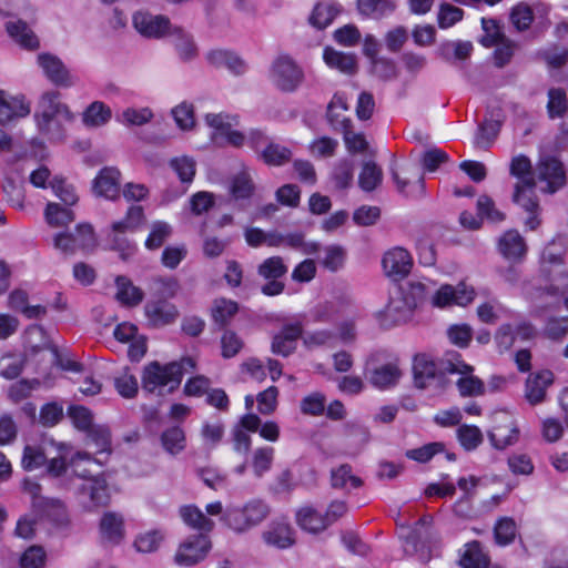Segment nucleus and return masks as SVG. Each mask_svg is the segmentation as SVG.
Segmentation results:
<instances>
[{"label": "nucleus", "instance_id": "nucleus-1", "mask_svg": "<svg viewBox=\"0 0 568 568\" xmlns=\"http://www.w3.org/2000/svg\"><path fill=\"white\" fill-rule=\"evenodd\" d=\"M60 98L59 91L51 90L42 93L34 113L39 131L51 139H60L62 123L73 120V114L68 105L60 101Z\"/></svg>", "mask_w": 568, "mask_h": 568}, {"label": "nucleus", "instance_id": "nucleus-2", "mask_svg": "<svg viewBox=\"0 0 568 568\" xmlns=\"http://www.w3.org/2000/svg\"><path fill=\"white\" fill-rule=\"evenodd\" d=\"M270 504L262 498H251L243 504L229 505L221 520L235 534H245L260 526L271 515Z\"/></svg>", "mask_w": 568, "mask_h": 568}, {"label": "nucleus", "instance_id": "nucleus-3", "mask_svg": "<svg viewBox=\"0 0 568 568\" xmlns=\"http://www.w3.org/2000/svg\"><path fill=\"white\" fill-rule=\"evenodd\" d=\"M195 367L191 357L182 358L180 362H172L161 365L159 362H151L143 368L142 388L153 393L159 387L169 386L172 392L181 384L183 374Z\"/></svg>", "mask_w": 568, "mask_h": 568}, {"label": "nucleus", "instance_id": "nucleus-4", "mask_svg": "<svg viewBox=\"0 0 568 568\" xmlns=\"http://www.w3.org/2000/svg\"><path fill=\"white\" fill-rule=\"evenodd\" d=\"M442 371L462 375L456 385L463 397L480 396L485 393L484 382L473 375L474 367L466 364L459 353L447 352L442 358Z\"/></svg>", "mask_w": 568, "mask_h": 568}, {"label": "nucleus", "instance_id": "nucleus-5", "mask_svg": "<svg viewBox=\"0 0 568 568\" xmlns=\"http://www.w3.org/2000/svg\"><path fill=\"white\" fill-rule=\"evenodd\" d=\"M271 82L283 92H294L304 80V71L286 53L278 54L270 67Z\"/></svg>", "mask_w": 568, "mask_h": 568}, {"label": "nucleus", "instance_id": "nucleus-6", "mask_svg": "<svg viewBox=\"0 0 568 568\" xmlns=\"http://www.w3.org/2000/svg\"><path fill=\"white\" fill-rule=\"evenodd\" d=\"M75 496L79 503L88 509L106 506L110 500L108 484L102 477L83 479L75 485Z\"/></svg>", "mask_w": 568, "mask_h": 568}, {"label": "nucleus", "instance_id": "nucleus-7", "mask_svg": "<svg viewBox=\"0 0 568 568\" xmlns=\"http://www.w3.org/2000/svg\"><path fill=\"white\" fill-rule=\"evenodd\" d=\"M536 180L530 178L524 181V184H515L513 201L528 213L525 225L535 231L541 223L539 219V204L535 195Z\"/></svg>", "mask_w": 568, "mask_h": 568}, {"label": "nucleus", "instance_id": "nucleus-8", "mask_svg": "<svg viewBox=\"0 0 568 568\" xmlns=\"http://www.w3.org/2000/svg\"><path fill=\"white\" fill-rule=\"evenodd\" d=\"M536 178L546 185L541 191L554 194L565 186L567 178L562 163L555 156H542L536 166Z\"/></svg>", "mask_w": 568, "mask_h": 568}, {"label": "nucleus", "instance_id": "nucleus-9", "mask_svg": "<svg viewBox=\"0 0 568 568\" xmlns=\"http://www.w3.org/2000/svg\"><path fill=\"white\" fill-rule=\"evenodd\" d=\"M410 165L403 166L398 171L395 164L390 168V175L397 191L410 199H422L426 194L425 180L423 174L414 173Z\"/></svg>", "mask_w": 568, "mask_h": 568}, {"label": "nucleus", "instance_id": "nucleus-10", "mask_svg": "<svg viewBox=\"0 0 568 568\" xmlns=\"http://www.w3.org/2000/svg\"><path fill=\"white\" fill-rule=\"evenodd\" d=\"M475 291L465 283L456 286L444 284L439 288L433 291L430 303L434 307L445 308L453 305L465 306L473 302Z\"/></svg>", "mask_w": 568, "mask_h": 568}, {"label": "nucleus", "instance_id": "nucleus-11", "mask_svg": "<svg viewBox=\"0 0 568 568\" xmlns=\"http://www.w3.org/2000/svg\"><path fill=\"white\" fill-rule=\"evenodd\" d=\"M210 548L211 542L204 534L191 536L179 546L174 562L183 567L194 566L206 557Z\"/></svg>", "mask_w": 568, "mask_h": 568}, {"label": "nucleus", "instance_id": "nucleus-12", "mask_svg": "<svg viewBox=\"0 0 568 568\" xmlns=\"http://www.w3.org/2000/svg\"><path fill=\"white\" fill-rule=\"evenodd\" d=\"M37 63L52 84L70 88L75 83L74 77L58 55L49 52L39 53Z\"/></svg>", "mask_w": 568, "mask_h": 568}, {"label": "nucleus", "instance_id": "nucleus-13", "mask_svg": "<svg viewBox=\"0 0 568 568\" xmlns=\"http://www.w3.org/2000/svg\"><path fill=\"white\" fill-rule=\"evenodd\" d=\"M132 20L135 30L150 39L169 37L175 27L168 17L154 16L149 12H136Z\"/></svg>", "mask_w": 568, "mask_h": 568}, {"label": "nucleus", "instance_id": "nucleus-14", "mask_svg": "<svg viewBox=\"0 0 568 568\" xmlns=\"http://www.w3.org/2000/svg\"><path fill=\"white\" fill-rule=\"evenodd\" d=\"M382 265L386 276L393 281H400L409 274L413 258L407 250L394 247L384 254Z\"/></svg>", "mask_w": 568, "mask_h": 568}, {"label": "nucleus", "instance_id": "nucleus-15", "mask_svg": "<svg viewBox=\"0 0 568 568\" xmlns=\"http://www.w3.org/2000/svg\"><path fill=\"white\" fill-rule=\"evenodd\" d=\"M303 335L301 323L286 324L273 336L271 351L275 355L287 357L296 349V342Z\"/></svg>", "mask_w": 568, "mask_h": 568}, {"label": "nucleus", "instance_id": "nucleus-16", "mask_svg": "<svg viewBox=\"0 0 568 568\" xmlns=\"http://www.w3.org/2000/svg\"><path fill=\"white\" fill-rule=\"evenodd\" d=\"M446 374L442 371V361L439 368L436 363L426 355H417L413 363L414 384L418 388H426L435 381H439Z\"/></svg>", "mask_w": 568, "mask_h": 568}, {"label": "nucleus", "instance_id": "nucleus-17", "mask_svg": "<svg viewBox=\"0 0 568 568\" xmlns=\"http://www.w3.org/2000/svg\"><path fill=\"white\" fill-rule=\"evenodd\" d=\"M263 541L277 549H287L295 544L294 529L284 520H273L262 532Z\"/></svg>", "mask_w": 568, "mask_h": 568}, {"label": "nucleus", "instance_id": "nucleus-18", "mask_svg": "<svg viewBox=\"0 0 568 568\" xmlns=\"http://www.w3.org/2000/svg\"><path fill=\"white\" fill-rule=\"evenodd\" d=\"M33 511L37 517L45 518L58 527H64L69 523L67 507L57 498L37 499L33 503Z\"/></svg>", "mask_w": 568, "mask_h": 568}, {"label": "nucleus", "instance_id": "nucleus-19", "mask_svg": "<svg viewBox=\"0 0 568 568\" xmlns=\"http://www.w3.org/2000/svg\"><path fill=\"white\" fill-rule=\"evenodd\" d=\"M415 307L410 305L406 296L398 290L395 295L389 297L387 305L381 313L384 322L390 325H398L406 323L413 315Z\"/></svg>", "mask_w": 568, "mask_h": 568}, {"label": "nucleus", "instance_id": "nucleus-20", "mask_svg": "<svg viewBox=\"0 0 568 568\" xmlns=\"http://www.w3.org/2000/svg\"><path fill=\"white\" fill-rule=\"evenodd\" d=\"M120 176L116 168L102 169L93 181L94 193L108 200H116L120 196Z\"/></svg>", "mask_w": 568, "mask_h": 568}, {"label": "nucleus", "instance_id": "nucleus-21", "mask_svg": "<svg viewBox=\"0 0 568 568\" xmlns=\"http://www.w3.org/2000/svg\"><path fill=\"white\" fill-rule=\"evenodd\" d=\"M504 116L500 110L491 111L490 118L485 119L477 129L474 144L476 148L487 150L490 148L499 134Z\"/></svg>", "mask_w": 568, "mask_h": 568}, {"label": "nucleus", "instance_id": "nucleus-22", "mask_svg": "<svg viewBox=\"0 0 568 568\" xmlns=\"http://www.w3.org/2000/svg\"><path fill=\"white\" fill-rule=\"evenodd\" d=\"M402 377V371L395 363H387L373 368H366V378L372 386L378 389H387L397 385Z\"/></svg>", "mask_w": 568, "mask_h": 568}, {"label": "nucleus", "instance_id": "nucleus-23", "mask_svg": "<svg viewBox=\"0 0 568 568\" xmlns=\"http://www.w3.org/2000/svg\"><path fill=\"white\" fill-rule=\"evenodd\" d=\"M205 58L212 67L225 68L235 75H241L246 71V63L233 51L215 49L209 51Z\"/></svg>", "mask_w": 568, "mask_h": 568}, {"label": "nucleus", "instance_id": "nucleus-24", "mask_svg": "<svg viewBox=\"0 0 568 568\" xmlns=\"http://www.w3.org/2000/svg\"><path fill=\"white\" fill-rule=\"evenodd\" d=\"M169 37L171 38V42L182 62H191L197 58L199 48L191 33L185 31L183 28L175 26Z\"/></svg>", "mask_w": 568, "mask_h": 568}, {"label": "nucleus", "instance_id": "nucleus-25", "mask_svg": "<svg viewBox=\"0 0 568 568\" xmlns=\"http://www.w3.org/2000/svg\"><path fill=\"white\" fill-rule=\"evenodd\" d=\"M498 250L507 260L520 261L527 253V245L517 230H508L500 236Z\"/></svg>", "mask_w": 568, "mask_h": 568}, {"label": "nucleus", "instance_id": "nucleus-26", "mask_svg": "<svg viewBox=\"0 0 568 568\" xmlns=\"http://www.w3.org/2000/svg\"><path fill=\"white\" fill-rule=\"evenodd\" d=\"M554 382V374L550 371H541L529 375L526 381V398L532 404H539L545 399L546 389Z\"/></svg>", "mask_w": 568, "mask_h": 568}, {"label": "nucleus", "instance_id": "nucleus-27", "mask_svg": "<svg viewBox=\"0 0 568 568\" xmlns=\"http://www.w3.org/2000/svg\"><path fill=\"white\" fill-rule=\"evenodd\" d=\"M29 113L30 104L23 98L8 97L3 91H0V124L24 118Z\"/></svg>", "mask_w": 568, "mask_h": 568}, {"label": "nucleus", "instance_id": "nucleus-28", "mask_svg": "<svg viewBox=\"0 0 568 568\" xmlns=\"http://www.w3.org/2000/svg\"><path fill=\"white\" fill-rule=\"evenodd\" d=\"M346 110L345 99L338 93L334 94L326 110V120L334 131L344 133L352 126V120L343 114Z\"/></svg>", "mask_w": 568, "mask_h": 568}, {"label": "nucleus", "instance_id": "nucleus-29", "mask_svg": "<svg viewBox=\"0 0 568 568\" xmlns=\"http://www.w3.org/2000/svg\"><path fill=\"white\" fill-rule=\"evenodd\" d=\"M100 532L104 541L118 545L124 537V520L116 513H105L100 520Z\"/></svg>", "mask_w": 568, "mask_h": 568}, {"label": "nucleus", "instance_id": "nucleus-30", "mask_svg": "<svg viewBox=\"0 0 568 568\" xmlns=\"http://www.w3.org/2000/svg\"><path fill=\"white\" fill-rule=\"evenodd\" d=\"M6 30L18 44L27 50H36L40 47L38 37L23 20L8 21Z\"/></svg>", "mask_w": 568, "mask_h": 568}, {"label": "nucleus", "instance_id": "nucleus-31", "mask_svg": "<svg viewBox=\"0 0 568 568\" xmlns=\"http://www.w3.org/2000/svg\"><path fill=\"white\" fill-rule=\"evenodd\" d=\"M519 430L515 423L508 418L507 423L498 424L488 432L491 445L499 450L515 445L518 442Z\"/></svg>", "mask_w": 568, "mask_h": 568}, {"label": "nucleus", "instance_id": "nucleus-32", "mask_svg": "<svg viewBox=\"0 0 568 568\" xmlns=\"http://www.w3.org/2000/svg\"><path fill=\"white\" fill-rule=\"evenodd\" d=\"M298 526L310 532L317 534L332 525V520L312 507H304L296 514Z\"/></svg>", "mask_w": 568, "mask_h": 568}, {"label": "nucleus", "instance_id": "nucleus-33", "mask_svg": "<svg viewBox=\"0 0 568 568\" xmlns=\"http://www.w3.org/2000/svg\"><path fill=\"white\" fill-rule=\"evenodd\" d=\"M145 314L154 326H163L172 323L178 311L174 305L164 301L151 302L145 305Z\"/></svg>", "mask_w": 568, "mask_h": 568}, {"label": "nucleus", "instance_id": "nucleus-34", "mask_svg": "<svg viewBox=\"0 0 568 568\" xmlns=\"http://www.w3.org/2000/svg\"><path fill=\"white\" fill-rule=\"evenodd\" d=\"M323 59L329 68L346 74H353L357 70L356 57L352 53H344L327 47L324 49Z\"/></svg>", "mask_w": 568, "mask_h": 568}, {"label": "nucleus", "instance_id": "nucleus-35", "mask_svg": "<svg viewBox=\"0 0 568 568\" xmlns=\"http://www.w3.org/2000/svg\"><path fill=\"white\" fill-rule=\"evenodd\" d=\"M415 308L426 301L427 297L432 298L434 291V283L429 280L419 281L413 280L406 283L404 287L399 288Z\"/></svg>", "mask_w": 568, "mask_h": 568}, {"label": "nucleus", "instance_id": "nucleus-36", "mask_svg": "<svg viewBox=\"0 0 568 568\" xmlns=\"http://www.w3.org/2000/svg\"><path fill=\"white\" fill-rule=\"evenodd\" d=\"M163 449L171 456H176L186 447V437L180 426H172L164 429L160 436Z\"/></svg>", "mask_w": 568, "mask_h": 568}, {"label": "nucleus", "instance_id": "nucleus-37", "mask_svg": "<svg viewBox=\"0 0 568 568\" xmlns=\"http://www.w3.org/2000/svg\"><path fill=\"white\" fill-rule=\"evenodd\" d=\"M115 285L118 288L116 300L125 306H136L143 300V292L134 286L132 282L123 275L115 278Z\"/></svg>", "mask_w": 568, "mask_h": 568}, {"label": "nucleus", "instance_id": "nucleus-38", "mask_svg": "<svg viewBox=\"0 0 568 568\" xmlns=\"http://www.w3.org/2000/svg\"><path fill=\"white\" fill-rule=\"evenodd\" d=\"M180 516L189 527L199 531L209 532L214 528V521L207 518L196 506L181 507Z\"/></svg>", "mask_w": 568, "mask_h": 568}, {"label": "nucleus", "instance_id": "nucleus-39", "mask_svg": "<svg viewBox=\"0 0 568 568\" xmlns=\"http://www.w3.org/2000/svg\"><path fill=\"white\" fill-rule=\"evenodd\" d=\"M331 484L335 489L351 490L352 488H359L363 485V480L352 474L351 465L343 464L332 469Z\"/></svg>", "mask_w": 568, "mask_h": 568}, {"label": "nucleus", "instance_id": "nucleus-40", "mask_svg": "<svg viewBox=\"0 0 568 568\" xmlns=\"http://www.w3.org/2000/svg\"><path fill=\"white\" fill-rule=\"evenodd\" d=\"M463 568H500L491 566L489 558L483 551L478 541H473L467 545V549L460 559Z\"/></svg>", "mask_w": 568, "mask_h": 568}, {"label": "nucleus", "instance_id": "nucleus-41", "mask_svg": "<svg viewBox=\"0 0 568 568\" xmlns=\"http://www.w3.org/2000/svg\"><path fill=\"white\" fill-rule=\"evenodd\" d=\"M258 158L272 166H281L291 161L292 151L278 143L270 142L261 150Z\"/></svg>", "mask_w": 568, "mask_h": 568}, {"label": "nucleus", "instance_id": "nucleus-42", "mask_svg": "<svg viewBox=\"0 0 568 568\" xmlns=\"http://www.w3.org/2000/svg\"><path fill=\"white\" fill-rule=\"evenodd\" d=\"M126 230H114L113 223L106 233L109 250L116 251L122 260H126L134 252L133 244L125 236Z\"/></svg>", "mask_w": 568, "mask_h": 568}, {"label": "nucleus", "instance_id": "nucleus-43", "mask_svg": "<svg viewBox=\"0 0 568 568\" xmlns=\"http://www.w3.org/2000/svg\"><path fill=\"white\" fill-rule=\"evenodd\" d=\"M383 181V171L374 161L363 163L358 176V185L365 192H372L381 185Z\"/></svg>", "mask_w": 568, "mask_h": 568}, {"label": "nucleus", "instance_id": "nucleus-44", "mask_svg": "<svg viewBox=\"0 0 568 568\" xmlns=\"http://www.w3.org/2000/svg\"><path fill=\"white\" fill-rule=\"evenodd\" d=\"M111 119V109L101 101L92 102L83 112V123L87 126L98 128Z\"/></svg>", "mask_w": 568, "mask_h": 568}, {"label": "nucleus", "instance_id": "nucleus-45", "mask_svg": "<svg viewBox=\"0 0 568 568\" xmlns=\"http://www.w3.org/2000/svg\"><path fill=\"white\" fill-rule=\"evenodd\" d=\"M361 14L379 19L394 11L395 6L390 0H357Z\"/></svg>", "mask_w": 568, "mask_h": 568}, {"label": "nucleus", "instance_id": "nucleus-46", "mask_svg": "<svg viewBox=\"0 0 568 568\" xmlns=\"http://www.w3.org/2000/svg\"><path fill=\"white\" fill-rule=\"evenodd\" d=\"M47 222L51 226H64L73 222L75 216L71 209L63 207L58 203L50 202L44 210Z\"/></svg>", "mask_w": 568, "mask_h": 568}, {"label": "nucleus", "instance_id": "nucleus-47", "mask_svg": "<svg viewBox=\"0 0 568 568\" xmlns=\"http://www.w3.org/2000/svg\"><path fill=\"white\" fill-rule=\"evenodd\" d=\"M49 185L55 196L65 205L72 206L78 203L79 196L75 187L71 183H68L64 178L57 175L50 181Z\"/></svg>", "mask_w": 568, "mask_h": 568}, {"label": "nucleus", "instance_id": "nucleus-48", "mask_svg": "<svg viewBox=\"0 0 568 568\" xmlns=\"http://www.w3.org/2000/svg\"><path fill=\"white\" fill-rule=\"evenodd\" d=\"M568 111L566 92L560 88H551L548 91L547 113L550 119L561 118Z\"/></svg>", "mask_w": 568, "mask_h": 568}, {"label": "nucleus", "instance_id": "nucleus-49", "mask_svg": "<svg viewBox=\"0 0 568 568\" xmlns=\"http://www.w3.org/2000/svg\"><path fill=\"white\" fill-rule=\"evenodd\" d=\"M254 191V184L247 172L234 175L230 183V193L236 201L250 199Z\"/></svg>", "mask_w": 568, "mask_h": 568}, {"label": "nucleus", "instance_id": "nucleus-50", "mask_svg": "<svg viewBox=\"0 0 568 568\" xmlns=\"http://www.w3.org/2000/svg\"><path fill=\"white\" fill-rule=\"evenodd\" d=\"M26 356L23 354H7L0 358V375L7 379L17 378L23 371Z\"/></svg>", "mask_w": 568, "mask_h": 568}, {"label": "nucleus", "instance_id": "nucleus-51", "mask_svg": "<svg viewBox=\"0 0 568 568\" xmlns=\"http://www.w3.org/2000/svg\"><path fill=\"white\" fill-rule=\"evenodd\" d=\"M288 268L281 256H271L257 267V274L264 280L282 278Z\"/></svg>", "mask_w": 568, "mask_h": 568}, {"label": "nucleus", "instance_id": "nucleus-52", "mask_svg": "<svg viewBox=\"0 0 568 568\" xmlns=\"http://www.w3.org/2000/svg\"><path fill=\"white\" fill-rule=\"evenodd\" d=\"M495 540L499 546L511 544L517 536V525L510 517H501L494 527Z\"/></svg>", "mask_w": 568, "mask_h": 568}, {"label": "nucleus", "instance_id": "nucleus-53", "mask_svg": "<svg viewBox=\"0 0 568 568\" xmlns=\"http://www.w3.org/2000/svg\"><path fill=\"white\" fill-rule=\"evenodd\" d=\"M172 226L164 221H155L151 224V231L145 240L148 250H158L171 236Z\"/></svg>", "mask_w": 568, "mask_h": 568}, {"label": "nucleus", "instance_id": "nucleus-54", "mask_svg": "<svg viewBox=\"0 0 568 568\" xmlns=\"http://www.w3.org/2000/svg\"><path fill=\"white\" fill-rule=\"evenodd\" d=\"M239 306L231 300H215L212 307V317L220 327L225 326L237 313Z\"/></svg>", "mask_w": 568, "mask_h": 568}, {"label": "nucleus", "instance_id": "nucleus-55", "mask_svg": "<svg viewBox=\"0 0 568 568\" xmlns=\"http://www.w3.org/2000/svg\"><path fill=\"white\" fill-rule=\"evenodd\" d=\"M542 334L550 341H562L568 335V316L548 317L542 328Z\"/></svg>", "mask_w": 568, "mask_h": 568}, {"label": "nucleus", "instance_id": "nucleus-56", "mask_svg": "<svg viewBox=\"0 0 568 568\" xmlns=\"http://www.w3.org/2000/svg\"><path fill=\"white\" fill-rule=\"evenodd\" d=\"M145 222L144 210L140 205H132L125 213V216L113 222L114 230H126L129 232L136 231Z\"/></svg>", "mask_w": 568, "mask_h": 568}, {"label": "nucleus", "instance_id": "nucleus-57", "mask_svg": "<svg viewBox=\"0 0 568 568\" xmlns=\"http://www.w3.org/2000/svg\"><path fill=\"white\" fill-rule=\"evenodd\" d=\"M171 169L183 183H191L196 172V163L193 158L182 155L170 161Z\"/></svg>", "mask_w": 568, "mask_h": 568}, {"label": "nucleus", "instance_id": "nucleus-58", "mask_svg": "<svg viewBox=\"0 0 568 568\" xmlns=\"http://www.w3.org/2000/svg\"><path fill=\"white\" fill-rule=\"evenodd\" d=\"M353 175V162L346 159L339 160L332 171V180L339 190L347 189L352 184Z\"/></svg>", "mask_w": 568, "mask_h": 568}, {"label": "nucleus", "instance_id": "nucleus-59", "mask_svg": "<svg viewBox=\"0 0 568 568\" xmlns=\"http://www.w3.org/2000/svg\"><path fill=\"white\" fill-rule=\"evenodd\" d=\"M88 439L97 447L98 454L111 453V432L109 427L97 425L89 429Z\"/></svg>", "mask_w": 568, "mask_h": 568}, {"label": "nucleus", "instance_id": "nucleus-60", "mask_svg": "<svg viewBox=\"0 0 568 568\" xmlns=\"http://www.w3.org/2000/svg\"><path fill=\"white\" fill-rule=\"evenodd\" d=\"M338 11L335 4L318 3L310 17V22L317 29H324L333 22Z\"/></svg>", "mask_w": 568, "mask_h": 568}, {"label": "nucleus", "instance_id": "nucleus-61", "mask_svg": "<svg viewBox=\"0 0 568 568\" xmlns=\"http://www.w3.org/2000/svg\"><path fill=\"white\" fill-rule=\"evenodd\" d=\"M457 438L468 452L476 449L483 443V433L475 425H460L457 428Z\"/></svg>", "mask_w": 568, "mask_h": 568}, {"label": "nucleus", "instance_id": "nucleus-62", "mask_svg": "<svg viewBox=\"0 0 568 568\" xmlns=\"http://www.w3.org/2000/svg\"><path fill=\"white\" fill-rule=\"evenodd\" d=\"M567 239L558 235L542 251V258L550 264H561L567 252Z\"/></svg>", "mask_w": 568, "mask_h": 568}, {"label": "nucleus", "instance_id": "nucleus-63", "mask_svg": "<svg viewBox=\"0 0 568 568\" xmlns=\"http://www.w3.org/2000/svg\"><path fill=\"white\" fill-rule=\"evenodd\" d=\"M274 448L270 446L260 447L253 453L252 467L256 477H262L272 467Z\"/></svg>", "mask_w": 568, "mask_h": 568}, {"label": "nucleus", "instance_id": "nucleus-64", "mask_svg": "<svg viewBox=\"0 0 568 568\" xmlns=\"http://www.w3.org/2000/svg\"><path fill=\"white\" fill-rule=\"evenodd\" d=\"M153 119V112L150 108H128L123 110L118 120L125 125L141 126L149 123Z\"/></svg>", "mask_w": 568, "mask_h": 568}]
</instances>
